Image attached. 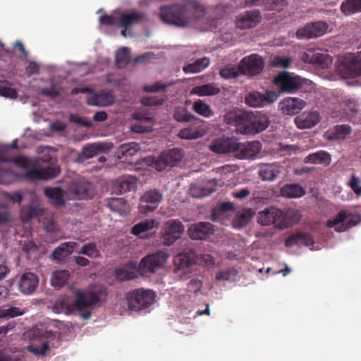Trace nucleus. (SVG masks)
Instances as JSON below:
<instances>
[{"mask_svg":"<svg viewBox=\"0 0 361 361\" xmlns=\"http://www.w3.org/2000/svg\"><path fill=\"white\" fill-rule=\"evenodd\" d=\"M163 200V195L158 190L146 191L140 199L139 211L147 214L154 211Z\"/></svg>","mask_w":361,"mask_h":361,"instance_id":"15","label":"nucleus"},{"mask_svg":"<svg viewBox=\"0 0 361 361\" xmlns=\"http://www.w3.org/2000/svg\"><path fill=\"white\" fill-rule=\"evenodd\" d=\"M155 297L154 291L149 289L139 288L128 292L126 298L130 310L139 311L153 304Z\"/></svg>","mask_w":361,"mask_h":361,"instance_id":"6","label":"nucleus"},{"mask_svg":"<svg viewBox=\"0 0 361 361\" xmlns=\"http://www.w3.org/2000/svg\"><path fill=\"white\" fill-rule=\"evenodd\" d=\"M261 20V12L258 9H253L238 15L235 23L237 28L247 30L256 27Z\"/></svg>","mask_w":361,"mask_h":361,"instance_id":"19","label":"nucleus"},{"mask_svg":"<svg viewBox=\"0 0 361 361\" xmlns=\"http://www.w3.org/2000/svg\"><path fill=\"white\" fill-rule=\"evenodd\" d=\"M75 242H66L61 244L52 254L54 260L60 262L64 261L76 248Z\"/></svg>","mask_w":361,"mask_h":361,"instance_id":"32","label":"nucleus"},{"mask_svg":"<svg viewBox=\"0 0 361 361\" xmlns=\"http://www.w3.org/2000/svg\"><path fill=\"white\" fill-rule=\"evenodd\" d=\"M255 212L250 208H243L239 209L233 221V225L235 228H240L246 226L252 219Z\"/></svg>","mask_w":361,"mask_h":361,"instance_id":"35","label":"nucleus"},{"mask_svg":"<svg viewBox=\"0 0 361 361\" xmlns=\"http://www.w3.org/2000/svg\"><path fill=\"white\" fill-rule=\"evenodd\" d=\"M234 214V205L231 202H224L212 212V220L224 223Z\"/></svg>","mask_w":361,"mask_h":361,"instance_id":"31","label":"nucleus"},{"mask_svg":"<svg viewBox=\"0 0 361 361\" xmlns=\"http://www.w3.org/2000/svg\"><path fill=\"white\" fill-rule=\"evenodd\" d=\"M104 149V145L100 143L87 145L83 147V154L86 158H92Z\"/></svg>","mask_w":361,"mask_h":361,"instance_id":"55","label":"nucleus"},{"mask_svg":"<svg viewBox=\"0 0 361 361\" xmlns=\"http://www.w3.org/2000/svg\"><path fill=\"white\" fill-rule=\"evenodd\" d=\"M61 172L56 164H44L38 159H0V184H11L17 180H47Z\"/></svg>","mask_w":361,"mask_h":361,"instance_id":"1","label":"nucleus"},{"mask_svg":"<svg viewBox=\"0 0 361 361\" xmlns=\"http://www.w3.org/2000/svg\"><path fill=\"white\" fill-rule=\"evenodd\" d=\"M274 82L281 92L288 93L299 90L303 84L302 79L300 77L286 71L278 74L274 78Z\"/></svg>","mask_w":361,"mask_h":361,"instance_id":"11","label":"nucleus"},{"mask_svg":"<svg viewBox=\"0 0 361 361\" xmlns=\"http://www.w3.org/2000/svg\"><path fill=\"white\" fill-rule=\"evenodd\" d=\"M214 186V180L208 182L207 185L205 187L193 185L190 188V193L192 197L195 198L203 197L214 192L215 190Z\"/></svg>","mask_w":361,"mask_h":361,"instance_id":"43","label":"nucleus"},{"mask_svg":"<svg viewBox=\"0 0 361 361\" xmlns=\"http://www.w3.org/2000/svg\"><path fill=\"white\" fill-rule=\"evenodd\" d=\"M159 223L156 219H145L135 224L131 228V233L140 238H145V233L151 231L154 227H157Z\"/></svg>","mask_w":361,"mask_h":361,"instance_id":"34","label":"nucleus"},{"mask_svg":"<svg viewBox=\"0 0 361 361\" xmlns=\"http://www.w3.org/2000/svg\"><path fill=\"white\" fill-rule=\"evenodd\" d=\"M279 173V166L275 163L271 165H262L259 171V176L263 180H273Z\"/></svg>","mask_w":361,"mask_h":361,"instance_id":"42","label":"nucleus"},{"mask_svg":"<svg viewBox=\"0 0 361 361\" xmlns=\"http://www.w3.org/2000/svg\"><path fill=\"white\" fill-rule=\"evenodd\" d=\"M293 60L290 57L276 56L271 61L273 67L286 68L292 63Z\"/></svg>","mask_w":361,"mask_h":361,"instance_id":"60","label":"nucleus"},{"mask_svg":"<svg viewBox=\"0 0 361 361\" xmlns=\"http://www.w3.org/2000/svg\"><path fill=\"white\" fill-rule=\"evenodd\" d=\"M0 96L13 99L17 97V92L7 82H4L0 84Z\"/></svg>","mask_w":361,"mask_h":361,"instance_id":"62","label":"nucleus"},{"mask_svg":"<svg viewBox=\"0 0 361 361\" xmlns=\"http://www.w3.org/2000/svg\"><path fill=\"white\" fill-rule=\"evenodd\" d=\"M25 313V310L16 307H11L7 309H0V319H10L22 316Z\"/></svg>","mask_w":361,"mask_h":361,"instance_id":"56","label":"nucleus"},{"mask_svg":"<svg viewBox=\"0 0 361 361\" xmlns=\"http://www.w3.org/2000/svg\"><path fill=\"white\" fill-rule=\"evenodd\" d=\"M279 94L274 91H267L265 94L253 91L245 97V104L252 107L263 106L275 102Z\"/></svg>","mask_w":361,"mask_h":361,"instance_id":"20","label":"nucleus"},{"mask_svg":"<svg viewBox=\"0 0 361 361\" xmlns=\"http://www.w3.org/2000/svg\"><path fill=\"white\" fill-rule=\"evenodd\" d=\"M39 284L38 276L32 273L26 272L22 274L18 281L20 291L24 295L32 294Z\"/></svg>","mask_w":361,"mask_h":361,"instance_id":"23","label":"nucleus"},{"mask_svg":"<svg viewBox=\"0 0 361 361\" xmlns=\"http://www.w3.org/2000/svg\"><path fill=\"white\" fill-rule=\"evenodd\" d=\"M70 276L67 270H56L53 271L51 277V284L55 288H61L64 286Z\"/></svg>","mask_w":361,"mask_h":361,"instance_id":"45","label":"nucleus"},{"mask_svg":"<svg viewBox=\"0 0 361 361\" xmlns=\"http://www.w3.org/2000/svg\"><path fill=\"white\" fill-rule=\"evenodd\" d=\"M239 68L226 67L220 70V75L225 79L235 78L238 76Z\"/></svg>","mask_w":361,"mask_h":361,"instance_id":"63","label":"nucleus"},{"mask_svg":"<svg viewBox=\"0 0 361 361\" xmlns=\"http://www.w3.org/2000/svg\"><path fill=\"white\" fill-rule=\"evenodd\" d=\"M306 105V102L297 97H286L279 104L280 109L287 115L298 114Z\"/></svg>","mask_w":361,"mask_h":361,"instance_id":"24","label":"nucleus"},{"mask_svg":"<svg viewBox=\"0 0 361 361\" xmlns=\"http://www.w3.org/2000/svg\"><path fill=\"white\" fill-rule=\"evenodd\" d=\"M114 102V96L109 92H102L87 99V104L91 106H106Z\"/></svg>","mask_w":361,"mask_h":361,"instance_id":"38","label":"nucleus"},{"mask_svg":"<svg viewBox=\"0 0 361 361\" xmlns=\"http://www.w3.org/2000/svg\"><path fill=\"white\" fill-rule=\"evenodd\" d=\"M106 295L104 288L93 285L85 290H78L75 298L67 296L60 297L53 306V312L57 314H70L75 311L81 312L82 317L87 319L90 312L87 310L90 306L103 300Z\"/></svg>","mask_w":361,"mask_h":361,"instance_id":"2","label":"nucleus"},{"mask_svg":"<svg viewBox=\"0 0 361 361\" xmlns=\"http://www.w3.org/2000/svg\"><path fill=\"white\" fill-rule=\"evenodd\" d=\"M305 194V189L297 184H289L281 188V195L288 198H298Z\"/></svg>","mask_w":361,"mask_h":361,"instance_id":"41","label":"nucleus"},{"mask_svg":"<svg viewBox=\"0 0 361 361\" xmlns=\"http://www.w3.org/2000/svg\"><path fill=\"white\" fill-rule=\"evenodd\" d=\"M115 187L120 192H126L134 190L137 187V180L131 176H123L116 180Z\"/></svg>","mask_w":361,"mask_h":361,"instance_id":"40","label":"nucleus"},{"mask_svg":"<svg viewBox=\"0 0 361 361\" xmlns=\"http://www.w3.org/2000/svg\"><path fill=\"white\" fill-rule=\"evenodd\" d=\"M43 213L44 210L39 204L32 202L30 206L24 207L21 209L20 216L22 221L27 222L35 217H38L42 215Z\"/></svg>","mask_w":361,"mask_h":361,"instance_id":"36","label":"nucleus"},{"mask_svg":"<svg viewBox=\"0 0 361 361\" xmlns=\"http://www.w3.org/2000/svg\"><path fill=\"white\" fill-rule=\"evenodd\" d=\"M169 254L166 251H161L145 257L139 264L140 274L143 276H149L157 272L166 264Z\"/></svg>","mask_w":361,"mask_h":361,"instance_id":"7","label":"nucleus"},{"mask_svg":"<svg viewBox=\"0 0 361 361\" xmlns=\"http://www.w3.org/2000/svg\"><path fill=\"white\" fill-rule=\"evenodd\" d=\"M247 111L239 109L226 112L224 116V122L230 127H235L237 133L245 135Z\"/></svg>","mask_w":361,"mask_h":361,"instance_id":"18","label":"nucleus"},{"mask_svg":"<svg viewBox=\"0 0 361 361\" xmlns=\"http://www.w3.org/2000/svg\"><path fill=\"white\" fill-rule=\"evenodd\" d=\"M338 70L342 77L345 78L361 75V55L357 56L353 54L346 56Z\"/></svg>","mask_w":361,"mask_h":361,"instance_id":"12","label":"nucleus"},{"mask_svg":"<svg viewBox=\"0 0 361 361\" xmlns=\"http://www.w3.org/2000/svg\"><path fill=\"white\" fill-rule=\"evenodd\" d=\"M61 90L54 83H51L50 87L39 90V94L51 99H55L59 96Z\"/></svg>","mask_w":361,"mask_h":361,"instance_id":"59","label":"nucleus"},{"mask_svg":"<svg viewBox=\"0 0 361 361\" xmlns=\"http://www.w3.org/2000/svg\"><path fill=\"white\" fill-rule=\"evenodd\" d=\"M361 221L358 214H348L345 211L340 212L334 219H329L326 226L337 232H343L355 226Z\"/></svg>","mask_w":361,"mask_h":361,"instance_id":"8","label":"nucleus"},{"mask_svg":"<svg viewBox=\"0 0 361 361\" xmlns=\"http://www.w3.org/2000/svg\"><path fill=\"white\" fill-rule=\"evenodd\" d=\"M79 255H85L90 258H96L99 256V251L94 243L85 244L79 250L76 251Z\"/></svg>","mask_w":361,"mask_h":361,"instance_id":"54","label":"nucleus"},{"mask_svg":"<svg viewBox=\"0 0 361 361\" xmlns=\"http://www.w3.org/2000/svg\"><path fill=\"white\" fill-rule=\"evenodd\" d=\"M178 135L182 139L195 140L200 137L202 134L197 131L195 128L189 127L181 130Z\"/></svg>","mask_w":361,"mask_h":361,"instance_id":"58","label":"nucleus"},{"mask_svg":"<svg viewBox=\"0 0 361 361\" xmlns=\"http://www.w3.org/2000/svg\"><path fill=\"white\" fill-rule=\"evenodd\" d=\"M202 287V283L198 279H192L188 285V290L195 296L197 295Z\"/></svg>","mask_w":361,"mask_h":361,"instance_id":"64","label":"nucleus"},{"mask_svg":"<svg viewBox=\"0 0 361 361\" xmlns=\"http://www.w3.org/2000/svg\"><path fill=\"white\" fill-rule=\"evenodd\" d=\"M58 335L47 330L42 324L36 325L23 334V339L30 343L27 349L37 356L44 355L58 343Z\"/></svg>","mask_w":361,"mask_h":361,"instance_id":"4","label":"nucleus"},{"mask_svg":"<svg viewBox=\"0 0 361 361\" xmlns=\"http://www.w3.org/2000/svg\"><path fill=\"white\" fill-rule=\"evenodd\" d=\"M140 149L139 145L136 142H128L123 144L118 148V153L125 157H133Z\"/></svg>","mask_w":361,"mask_h":361,"instance_id":"53","label":"nucleus"},{"mask_svg":"<svg viewBox=\"0 0 361 361\" xmlns=\"http://www.w3.org/2000/svg\"><path fill=\"white\" fill-rule=\"evenodd\" d=\"M221 89L214 83H207L194 87L190 93L199 97L214 96L219 94Z\"/></svg>","mask_w":361,"mask_h":361,"instance_id":"37","label":"nucleus"},{"mask_svg":"<svg viewBox=\"0 0 361 361\" xmlns=\"http://www.w3.org/2000/svg\"><path fill=\"white\" fill-rule=\"evenodd\" d=\"M185 231L183 224L177 219H171L166 222L163 231V241L166 245H171L179 239Z\"/></svg>","mask_w":361,"mask_h":361,"instance_id":"17","label":"nucleus"},{"mask_svg":"<svg viewBox=\"0 0 361 361\" xmlns=\"http://www.w3.org/2000/svg\"><path fill=\"white\" fill-rule=\"evenodd\" d=\"M16 52L20 53V54L18 55L19 58L25 59L28 56L27 51L25 50L23 43L20 41H17L15 43H13L11 49L8 48L3 49V50L0 52V57L8 58V64L7 67L5 68L6 71L11 73L14 70L15 61L13 59V54Z\"/></svg>","mask_w":361,"mask_h":361,"instance_id":"22","label":"nucleus"},{"mask_svg":"<svg viewBox=\"0 0 361 361\" xmlns=\"http://www.w3.org/2000/svg\"><path fill=\"white\" fill-rule=\"evenodd\" d=\"M90 184L84 179H78L73 181L68 190L63 193L61 188H47L44 189V195L51 202L55 205H61L63 203V197L67 199H88L92 197Z\"/></svg>","mask_w":361,"mask_h":361,"instance_id":"5","label":"nucleus"},{"mask_svg":"<svg viewBox=\"0 0 361 361\" xmlns=\"http://www.w3.org/2000/svg\"><path fill=\"white\" fill-rule=\"evenodd\" d=\"M197 262V256L195 252L191 250L177 255L173 259L176 271L188 269Z\"/></svg>","mask_w":361,"mask_h":361,"instance_id":"26","label":"nucleus"},{"mask_svg":"<svg viewBox=\"0 0 361 361\" xmlns=\"http://www.w3.org/2000/svg\"><path fill=\"white\" fill-rule=\"evenodd\" d=\"M264 66L262 56L253 54L244 57L239 63V71L243 75L254 76L259 74Z\"/></svg>","mask_w":361,"mask_h":361,"instance_id":"13","label":"nucleus"},{"mask_svg":"<svg viewBox=\"0 0 361 361\" xmlns=\"http://www.w3.org/2000/svg\"><path fill=\"white\" fill-rule=\"evenodd\" d=\"M341 10L346 16L361 12V0H346L342 3Z\"/></svg>","mask_w":361,"mask_h":361,"instance_id":"47","label":"nucleus"},{"mask_svg":"<svg viewBox=\"0 0 361 361\" xmlns=\"http://www.w3.org/2000/svg\"><path fill=\"white\" fill-rule=\"evenodd\" d=\"M166 98H159L157 96L144 97L141 99L142 104L145 106H157L163 104Z\"/></svg>","mask_w":361,"mask_h":361,"instance_id":"61","label":"nucleus"},{"mask_svg":"<svg viewBox=\"0 0 361 361\" xmlns=\"http://www.w3.org/2000/svg\"><path fill=\"white\" fill-rule=\"evenodd\" d=\"M211 231V224L204 222L192 224L188 228L189 236L194 240H202L205 238Z\"/></svg>","mask_w":361,"mask_h":361,"instance_id":"30","label":"nucleus"},{"mask_svg":"<svg viewBox=\"0 0 361 361\" xmlns=\"http://www.w3.org/2000/svg\"><path fill=\"white\" fill-rule=\"evenodd\" d=\"M111 209L118 212L121 215H126L130 211V207L122 199L114 200L109 204Z\"/></svg>","mask_w":361,"mask_h":361,"instance_id":"57","label":"nucleus"},{"mask_svg":"<svg viewBox=\"0 0 361 361\" xmlns=\"http://www.w3.org/2000/svg\"><path fill=\"white\" fill-rule=\"evenodd\" d=\"M286 246L293 247L294 246H310L313 245L312 236L307 233H297L290 235L286 240Z\"/></svg>","mask_w":361,"mask_h":361,"instance_id":"33","label":"nucleus"},{"mask_svg":"<svg viewBox=\"0 0 361 361\" xmlns=\"http://www.w3.org/2000/svg\"><path fill=\"white\" fill-rule=\"evenodd\" d=\"M301 217L300 212L294 209H288L283 210V221L284 222L283 228L290 226L298 223Z\"/></svg>","mask_w":361,"mask_h":361,"instance_id":"44","label":"nucleus"},{"mask_svg":"<svg viewBox=\"0 0 361 361\" xmlns=\"http://www.w3.org/2000/svg\"><path fill=\"white\" fill-rule=\"evenodd\" d=\"M238 142L236 139L221 137L215 139L209 145L210 149L216 154H229L235 152L238 149Z\"/></svg>","mask_w":361,"mask_h":361,"instance_id":"21","label":"nucleus"},{"mask_svg":"<svg viewBox=\"0 0 361 361\" xmlns=\"http://www.w3.org/2000/svg\"><path fill=\"white\" fill-rule=\"evenodd\" d=\"M192 109L195 113L205 118H209L214 115L210 106L201 99H197L194 102Z\"/></svg>","mask_w":361,"mask_h":361,"instance_id":"49","label":"nucleus"},{"mask_svg":"<svg viewBox=\"0 0 361 361\" xmlns=\"http://www.w3.org/2000/svg\"><path fill=\"white\" fill-rule=\"evenodd\" d=\"M173 118L178 122H190L194 119V116L188 112L185 106H178L173 112Z\"/></svg>","mask_w":361,"mask_h":361,"instance_id":"51","label":"nucleus"},{"mask_svg":"<svg viewBox=\"0 0 361 361\" xmlns=\"http://www.w3.org/2000/svg\"><path fill=\"white\" fill-rule=\"evenodd\" d=\"M205 14V7L196 0L163 6L160 8L159 17L165 23L178 27H185L196 22Z\"/></svg>","mask_w":361,"mask_h":361,"instance_id":"3","label":"nucleus"},{"mask_svg":"<svg viewBox=\"0 0 361 361\" xmlns=\"http://www.w3.org/2000/svg\"><path fill=\"white\" fill-rule=\"evenodd\" d=\"M175 84V82L171 81L168 82H156L152 85H147L143 87V90L146 92H166L167 89Z\"/></svg>","mask_w":361,"mask_h":361,"instance_id":"52","label":"nucleus"},{"mask_svg":"<svg viewBox=\"0 0 361 361\" xmlns=\"http://www.w3.org/2000/svg\"><path fill=\"white\" fill-rule=\"evenodd\" d=\"M145 17L143 12L137 11H131L130 12H124L121 13L118 18V25L119 27L128 29L132 25L142 21Z\"/></svg>","mask_w":361,"mask_h":361,"instance_id":"25","label":"nucleus"},{"mask_svg":"<svg viewBox=\"0 0 361 361\" xmlns=\"http://www.w3.org/2000/svg\"><path fill=\"white\" fill-rule=\"evenodd\" d=\"M18 149V139L11 144L0 143V158H27L25 156H12V152Z\"/></svg>","mask_w":361,"mask_h":361,"instance_id":"46","label":"nucleus"},{"mask_svg":"<svg viewBox=\"0 0 361 361\" xmlns=\"http://www.w3.org/2000/svg\"><path fill=\"white\" fill-rule=\"evenodd\" d=\"M257 220L261 225H273L275 228L283 229V210L274 206L267 207L257 213Z\"/></svg>","mask_w":361,"mask_h":361,"instance_id":"10","label":"nucleus"},{"mask_svg":"<svg viewBox=\"0 0 361 361\" xmlns=\"http://www.w3.org/2000/svg\"><path fill=\"white\" fill-rule=\"evenodd\" d=\"M328 28L329 25L324 21L310 23L297 30L296 37L300 39L317 38L324 35Z\"/></svg>","mask_w":361,"mask_h":361,"instance_id":"16","label":"nucleus"},{"mask_svg":"<svg viewBox=\"0 0 361 361\" xmlns=\"http://www.w3.org/2000/svg\"><path fill=\"white\" fill-rule=\"evenodd\" d=\"M139 271V266L134 262L123 265L115 271V276L120 281H125L136 278Z\"/></svg>","mask_w":361,"mask_h":361,"instance_id":"29","label":"nucleus"},{"mask_svg":"<svg viewBox=\"0 0 361 361\" xmlns=\"http://www.w3.org/2000/svg\"><path fill=\"white\" fill-rule=\"evenodd\" d=\"M269 121L266 114L260 111H247L245 135H255L264 130Z\"/></svg>","mask_w":361,"mask_h":361,"instance_id":"9","label":"nucleus"},{"mask_svg":"<svg viewBox=\"0 0 361 361\" xmlns=\"http://www.w3.org/2000/svg\"><path fill=\"white\" fill-rule=\"evenodd\" d=\"M300 59L305 62L321 68H328L332 63V59L327 53H324L319 49H307L300 54Z\"/></svg>","mask_w":361,"mask_h":361,"instance_id":"14","label":"nucleus"},{"mask_svg":"<svg viewBox=\"0 0 361 361\" xmlns=\"http://www.w3.org/2000/svg\"><path fill=\"white\" fill-rule=\"evenodd\" d=\"M351 132V128L348 125H338L334 127V130L329 132V138L330 140H342L349 135Z\"/></svg>","mask_w":361,"mask_h":361,"instance_id":"48","label":"nucleus"},{"mask_svg":"<svg viewBox=\"0 0 361 361\" xmlns=\"http://www.w3.org/2000/svg\"><path fill=\"white\" fill-rule=\"evenodd\" d=\"M262 149V144L259 141L238 142L236 152H239L240 158H255Z\"/></svg>","mask_w":361,"mask_h":361,"instance_id":"27","label":"nucleus"},{"mask_svg":"<svg viewBox=\"0 0 361 361\" xmlns=\"http://www.w3.org/2000/svg\"><path fill=\"white\" fill-rule=\"evenodd\" d=\"M320 115L317 111L303 113L295 118V123L298 128L305 129L314 127L318 123Z\"/></svg>","mask_w":361,"mask_h":361,"instance_id":"28","label":"nucleus"},{"mask_svg":"<svg viewBox=\"0 0 361 361\" xmlns=\"http://www.w3.org/2000/svg\"><path fill=\"white\" fill-rule=\"evenodd\" d=\"M210 63L209 59L203 57L196 59L195 61L185 65L183 71L185 73H197L202 71L209 66Z\"/></svg>","mask_w":361,"mask_h":361,"instance_id":"39","label":"nucleus"},{"mask_svg":"<svg viewBox=\"0 0 361 361\" xmlns=\"http://www.w3.org/2000/svg\"><path fill=\"white\" fill-rule=\"evenodd\" d=\"M130 62V51L127 47H121L116 53V64L118 68H123Z\"/></svg>","mask_w":361,"mask_h":361,"instance_id":"50","label":"nucleus"}]
</instances>
